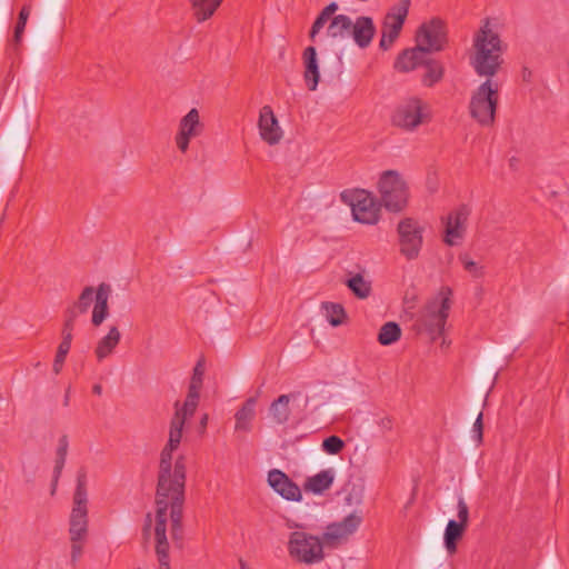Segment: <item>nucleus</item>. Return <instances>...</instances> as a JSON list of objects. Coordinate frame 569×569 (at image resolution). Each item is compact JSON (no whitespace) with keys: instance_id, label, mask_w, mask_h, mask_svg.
Here are the masks:
<instances>
[{"instance_id":"f257e3e1","label":"nucleus","mask_w":569,"mask_h":569,"mask_svg":"<svg viewBox=\"0 0 569 569\" xmlns=\"http://www.w3.org/2000/svg\"><path fill=\"white\" fill-rule=\"evenodd\" d=\"M176 450L166 445L161 451L156 497V550L163 569H169L167 529L170 525L172 536H178L183 505L186 466L182 456L174 457Z\"/></svg>"},{"instance_id":"f03ea898","label":"nucleus","mask_w":569,"mask_h":569,"mask_svg":"<svg viewBox=\"0 0 569 569\" xmlns=\"http://www.w3.org/2000/svg\"><path fill=\"white\" fill-rule=\"evenodd\" d=\"M473 52L470 64L479 77H495L500 70L507 44L500 37V22L497 18H487L481 22L472 40Z\"/></svg>"},{"instance_id":"7ed1b4c3","label":"nucleus","mask_w":569,"mask_h":569,"mask_svg":"<svg viewBox=\"0 0 569 569\" xmlns=\"http://www.w3.org/2000/svg\"><path fill=\"white\" fill-rule=\"evenodd\" d=\"M452 292L449 288H441L427 300L416 320V329L435 341L442 337L451 310Z\"/></svg>"},{"instance_id":"20e7f679","label":"nucleus","mask_w":569,"mask_h":569,"mask_svg":"<svg viewBox=\"0 0 569 569\" xmlns=\"http://www.w3.org/2000/svg\"><path fill=\"white\" fill-rule=\"evenodd\" d=\"M432 117V108L427 100L419 96H409L395 106L390 121L396 128L412 133L428 124Z\"/></svg>"},{"instance_id":"39448f33","label":"nucleus","mask_w":569,"mask_h":569,"mask_svg":"<svg viewBox=\"0 0 569 569\" xmlns=\"http://www.w3.org/2000/svg\"><path fill=\"white\" fill-rule=\"evenodd\" d=\"M485 78L471 93L469 111L478 123L490 126L495 121L501 84L495 77Z\"/></svg>"},{"instance_id":"423d86ee","label":"nucleus","mask_w":569,"mask_h":569,"mask_svg":"<svg viewBox=\"0 0 569 569\" xmlns=\"http://www.w3.org/2000/svg\"><path fill=\"white\" fill-rule=\"evenodd\" d=\"M325 541L322 536L306 530L290 531L287 540L288 556L297 563L312 566L325 560Z\"/></svg>"},{"instance_id":"0eeeda50","label":"nucleus","mask_w":569,"mask_h":569,"mask_svg":"<svg viewBox=\"0 0 569 569\" xmlns=\"http://www.w3.org/2000/svg\"><path fill=\"white\" fill-rule=\"evenodd\" d=\"M381 204L390 212H400L409 203L410 190L401 173L395 170L383 171L377 182Z\"/></svg>"},{"instance_id":"6e6552de","label":"nucleus","mask_w":569,"mask_h":569,"mask_svg":"<svg viewBox=\"0 0 569 569\" xmlns=\"http://www.w3.org/2000/svg\"><path fill=\"white\" fill-rule=\"evenodd\" d=\"M111 292V286L107 282H101L97 287L87 286L79 295L74 309L80 313L91 309V325L98 328L110 316L109 300Z\"/></svg>"},{"instance_id":"1a4fd4ad","label":"nucleus","mask_w":569,"mask_h":569,"mask_svg":"<svg viewBox=\"0 0 569 569\" xmlns=\"http://www.w3.org/2000/svg\"><path fill=\"white\" fill-rule=\"evenodd\" d=\"M88 473L80 469L77 473L76 489L72 496V508L69 516L70 538H87L88 535Z\"/></svg>"},{"instance_id":"9d476101","label":"nucleus","mask_w":569,"mask_h":569,"mask_svg":"<svg viewBox=\"0 0 569 569\" xmlns=\"http://www.w3.org/2000/svg\"><path fill=\"white\" fill-rule=\"evenodd\" d=\"M341 201L351 208L353 219L363 224H376L380 217V204L367 190H345L340 194Z\"/></svg>"},{"instance_id":"9b49d317","label":"nucleus","mask_w":569,"mask_h":569,"mask_svg":"<svg viewBox=\"0 0 569 569\" xmlns=\"http://www.w3.org/2000/svg\"><path fill=\"white\" fill-rule=\"evenodd\" d=\"M425 230L426 226L413 218H405L398 223L400 252L408 260L418 258L423 243Z\"/></svg>"},{"instance_id":"f8f14e48","label":"nucleus","mask_w":569,"mask_h":569,"mask_svg":"<svg viewBox=\"0 0 569 569\" xmlns=\"http://www.w3.org/2000/svg\"><path fill=\"white\" fill-rule=\"evenodd\" d=\"M471 208L468 204H460L441 218L443 226V242L449 247L460 246L467 234Z\"/></svg>"},{"instance_id":"ddd939ff","label":"nucleus","mask_w":569,"mask_h":569,"mask_svg":"<svg viewBox=\"0 0 569 569\" xmlns=\"http://www.w3.org/2000/svg\"><path fill=\"white\" fill-rule=\"evenodd\" d=\"M447 42V26L440 18H431L422 22L416 32V43L429 53L443 50Z\"/></svg>"},{"instance_id":"4468645a","label":"nucleus","mask_w":569,"mask_h":569,"mask_svg":"<svg viewBox=\"0 0 569 569\" xmlns=\"http://www.w3.org/2000/svg\"><path fill=\"white\" fill-rule=\"evenodd\" d=\"M206 129V124L197 108H191L178 122L174 134V143L181 153H186L190 143L200 138Z\"/></svg>"},{"instance_id":"2eb2a0df","label":"nucleus","mask_w":569,"mask_h":569,"mask_svg":"<svg viewBox=\"0 0 569 569\" xmlns=\"http://www.w3.org/2000/svg\"><path fill=\"white\" fill-rule=\"evenodd\" d=\"M363 517L360 511H353L341 521L329 523L322 533L326 547L333 548L346 542L360 527Z\"/></svg>"},{"instance_id":"dca6fc26","label":"nucleus","mask_w":569,"mask_h":569,"mask_svg":"<svg viewBox=\"0 0 569 569\" xmlns=\"http://www.w3.org/2000/svg\"><path fill=\"white\" fill-rule=\"evenodd\" d=\"M410 4V0H400L393 4L386 14L380 40V47L382 49H389L398 38L409 13Z\"/></svg>"},{"instance_id":"f3484780","label":"nucleus","mask_w":569,"mask_h":569,"mask_svg":"<svg viewBox=\"0 0 569 569\" xmlns=\"http://www.w3.org/2000/svg\"><path fill=\"white\" fill-rule=\"evenodd\" d=\"M257 126L259 137L268 146H277L283 139L284 131L270 106L260 109Z\"/></svg>"},{"instance_id":"a211bd4d","label":"nucleus","mask_w":569,"mask_h":569,"mask_svg":"<svg viewBox=\"0 0 569 569\" xmlns=\"http://www.w3.org/2000/svg\"><path fill=\"white\" fill-rule=\"evenodd\" d=\"M267 482L282 499L292 502L302 501L301 488L282 470H269L267 475Z\"/></svg>"},{"instance_id":"6ab92c4d","label":"nucleus","mask_w":569,"mask_h":569,"mask_svg":"<svg viewBox=\"0 0 569 569\" xmlns=\"http://www.w3.org/2000/svg\"><path fill=\"white\" fill-rule=\"evenodd\" d=\"M121 340V332L116 325L109 326L108 331L101 336L94 347V356L99 362L109 358Z\"/></svg>"},{"instance_id":"aec40b11","label":"nucleus","mask_w":569,"mask_h":569,"mask_svg":"<svg viewBox=\"0 0 569 569\" xmlns=\"http://www.w3.org/2000/svg\"><path fill=\"white\" fill-rule=\"evenodd\" d=\"M375 32L376 27L371 18L362 16L352 21L350 37L358 47L367 48L371 43Z\"/></svg>"},{"instance_id":"412c9836","label":"nucleus","mask_w":569,"mask_h":569,"mask_svg":"<svg viewBox=\"0 0 569 569\" xmlns=\"http://www.w3.org/2000/svg\"><path fill=\"white\" fill-rule=\"evenodd\" d=\"M336 478L333 468H328L310 476L303 483V490L313 495H322L330 489Z\"/></svg>"},{"instance_id":"4be33fe9","label":"nucleus","mask_w":569,"mask_h":569,"mask_svg":"<svg viewBox=\"0 0 569 569\" xmlns=\"http://www.w3.org/2000/svg\"><path fill=\"white\" fill-rule=\"evenodd\" d=\"M303 78L310 91H315L320 80L319 62L315 47H308L303 51Z\"/></svg>"},{"instance_id":"5701e85b","label":"nucleus","mask_w":569,"mask_h":569,"mask_svg":"<svg viewBox=\"0 0 569 569\" xmlns=\"http://www.w3.org/2000/svg\"><path fill=\"white\" fill-rule=\"evenodd\" d=\"M428 53L426 49L420 48L419 43H416L415 48L405 50L398 57L395 67L402 72L411 71L425 63Z\"/></svg>"},{"instance_id":"b1692460","label":"nucleus","mask_w":569,"mask_h":569,"mask_svg":"<svg viewBox=\"0 0 569 569\" xmlns=\"http://www.w3.org/2000/svg\"><path fill=\"white\" fill-rule=\"evenodd\" d=\"M352 20L346 14H337L325 26V36L330 39H346L351 34Z\"/></svg>"},{"instance_id":"393cba45","label":"nucleus","mask_w":569,"mask_h":569,"mask_svg":"<svg viewBox=\"0 0 569 569\" xmlns=\"http://www.w3.org/2000/svg\"><path fill=\"white\" fill-rule=\"evenodd\" d=\"M256 416V399L249 398L234 415V430L237 432H249Z\"/></svg>"},{"instance_id":"a878e982","label":"nucleus","mask_w":569,"mask_h":569,"mask_svg":"<svg viewBox=\"0 0 569 569\" xmlns=\"http://www.w3.org/2000/svg\"><path fill=\"white\" fill-rule=\"evenodd\" d=\"M297 398L298 393L281 395L271 403L269 412L276 423L283 425L289 420V403Z\"/></svg>"},{"instance_id":"bb28decb","label":"nucleus","mask_w":569,"mask_h":569,"mask_svg":"<svg viewBox=\"0 0 569 569\" xmlns=\"http://www.w3.org/2000/svg\"><path fill=\"white\" fill-rule=\"evenodd\" d=\"M465 529V526L457 523V521L453 519L448 521L445 529L443 542L446 550L450 555L456 552L457 541L462 537Z\"/></svg>"},{"instance_id":"cd10ccee","label":"nucleus","mask_w":569,"mask_h":569,"mask_svg":"<svg viewBox=\"0 0 569 569\" xmlns=\"http://www.w3.org/2000/svg\"><path fill=\"white\" fill-rule=\"evenodd\" d=\"M223 0H191L193 16L198 22H203L213 16Z\"/></svg>"},{"instance_id":"c85d7f7f","label":"nucleus","mask_w":569,"mask_h":569,"mask_svg":"<svg viewBox=\"0 0 569 569\" xmlns=\"http://www.w3.org/2000/svg\"><path fill=\"white\" fill-rule=\"evenodd\" d=\"M338 8L339 7L336 2H331L322 9V11L319 13L317 19L315 20V22L311 27L310 33H309L310 39L312 41H317V38L319 37L321 30L325 28L327 22L329 20H331L333 17H336L335 13L338 10Z\"/></svg>"},{"instance_id":"c756f323","label":"nucleus","mask_w":569,"mask_h":569,"mask_svg":"<svg viewBox=\"0 0 569 569\" xmlns=\"http://www.w3.org/2000/svg\"><path fill=\"white\" fill-rule=\"evenodd\" d=\"M199 398L200 392H194L189 389L184 402L181 406L176 403V412L173 417H180L181 420L186 422V420L192 417L196 412L199 405Z\"/></svg>"},{"instance_id":"7c9ffc66","label":"nucleus","mask_w":569,"mask_h":569,"mask_svg":"<svg viewBox=\"0 0 569 569\" xmlns=\"http://www.w3.org/2000/svg\"><path fill=\"white\" fill-rule=\"evenodd\" d=\"M425 73L422 74V83L426 87H432L438 83L443 77V66L437 60L425 61Z\"/></svg>"},{"instance_id":"2f4dec72","label":"nucleus","mask_w":569,"mask_h":569,"mask_svg":"<svg viewBox=\"0 0 569 569\" xmlns=\"http://www.w3.org/2000/svg\"><path fill=\"white\" fill-rule=\"evenodd\" d=\"M346 284L359 299H366L371 293V282L360 273L352 274L348 278Z\"/></svg>"},{"instance_id":"473e14b6","label":"nucleus","mask_w":569,"mask_h":569,"mask_svg":"<svg viewBox=\"0 0 569 569\" xmlns=\"http://www.w3.org/2000/svg\"><path fill=\"white\" fill-rule=\"evenodd\" d=\"M401 337V328L393 321L386 322L378 333V341L382 346H390Z\"/></svg>"},{"instance_id":"72a5a7b5","label":"nucleus","mask_w":569,"mask_h":569,"mask_svg":"<svg viewBox=\"0 0 569 569\" xmlns=\"http://www.w3.org/2000/svg\"><path fill=\"white\" fill-rule=\"evenodd\" d=\"M458 260L472 278L480 279L485 276V266L480 261L473 260L470 254L460 253Z\"/></svg>"},{"instance_id":"f704fd0d","label":"nucleus","mask_w":569,"mask_h":569,"mask_svg":"<svg viewBox=\"0 0 569 569\" xmlns=\"http://www.w3.org/2000/svg\"><path fill=\"white\" fill-rule=\"evenodd\" d=\"M326 320L333 327H338L343 322L345 309L339 303L326 302L322 305Z\"/></svg>"},{"instance_id":"c9c22d12","label":"nucleus","mask_w":569,"mask_h":569,"mask_svg":"<svg viewBox=\"0 0 569 569\" xmlns=\"http://www.w3.org/2000/svg\"><path fill=\"white\" fill-rule=\"evenodd\" d=\"M184 423L180 417H172L167 446L178 449L182 439Z\"/></svg>"},{"instance_id":"e433bc0d","label":"nucleus","mask_w":569,"mask_h":569,"mask_svg":"<svg viewBox=\"0 0 569 569\" xmlns=\"http://www.w3.org/2000/svg\"><path fill=\"white\" fill-rule=\"evenodd\" d=\"M204 376V366L199 361L193 368V373L190 380L189 389L194 392H200Z\"/></svg>"},{"instance_id":"4c0bfd02","label":"nucleus","mask_w":569,"mask_h":569,"mask_svg":"<svg viewBox=\"0 0 569 569\" xmlns=\"http://www.w3.org/2000/svg\"><path fill=\"white\" fill-rule=\"evenodd\" d=\"M345 446V442L337 436H330L322 442V449L329 455L339 453Z\"/></svg>"},{"instance_id":"58836bf2","label":"nucleus","mask_w":569,"mask_h":569,"mask_svg":"<svg viewBox=\"0 0 569 569\" xmlns=\"http://www.w3.org/2000/svg\"><path fill=\"white\" fill-rule=\"evenodd\" d=\"M73 317L74 315H71L69 319L66 320L63 328H62V341L59 346L70 349L71 342H72V331H73Z\"/></svg>"},{"instance_id":"ea45409f","label":"nucleus","mask_w":569,"mask_h":569,"mask_svg":"<svg viewBox=\"0 0 569 569\" xmlns=\"http://www.w3.org/2000/svg\"><path fill=\"white\" fill-rule=\"evenodd\" d=\"M457 523H461L462 526L467 527L469 521V508L463 499L462 496L458 497L457 501Z\"/></svg>"},{"instance_id":"a19ab883","label":"nucleus","mask_w":569,"mask_h":569,"mask_svg":"<svg viewBox=\"0 0 569 569\" xmlns=\"http://www.w3.org/2000/svg\"><path fill=\"white\" fill-rule=\"evenodd\" d=\"M69 351L70 349L58 346L57 355L54 357L52 365V370L56 375H59L61 372Z\"/></svg>"},{"instance_id":"79ce46f5","label":"nucleus","mask_w":569,"mask_h":569,"mask_svg":"<svg viewBox=\"0 0 569 569\" xmlns=\"http://www.w3.org/2000/svg\"><path fill=\"white\" fill-rule=\"evenodd\" d=\"M70 541H71V559H72V561H77V560H79V558L82 555L86 538H78V539L70 538Z\"/></svg>"},{"instance_id":"37998d69","label":"nucleus","mask_w":569,"mask_h":569,"mask_svg":"<svg viewBox=\"0 0 569 569\" xmlns=\"http://www.w3.org/2000/svg\"><path fill=\"white\" fill-rule=\"evenodd\" d=\"M27 21H22L18 19L17 26L14 28L13 42L14 44H20L22 41L23 32L26 29Z\"/></svg>"},{"instance_id":"c03bdc74","label":"nucleus","mask_w":569,"mask_h":569,"mask_svg":"<svg viewBox=\"0 0 569 569\" xmlns=\"http://www.w3.org/2000/svg\"><path fill=\"white\" fill-rule=\"evenodd\" d=\"M68 439L66 436L61 437L59 439V442H58V446H57V451H56V456L57 457H60V458H66L67 457V452H68Z\"/></svg>"},{"instance_id":"a18cd8bd","label":"nucleus","mask_w":569,"mask_h":569,"mask_svg":"<svg viewBox=\"0 0 569 569\" xmlns=\"http://www.w3.org/2000/svg\"><path fill=\"white\" fill-rule=\"evenodd\" d=\"M472 432H473L476 440L480 441L482 438V413L478 415V417L473 423V427H472Z\"/></svg>"},{"instance_id":"49530a36","label":"nucleus","mask_w":569,"mask_h":569,"mask_svg":"<svg viewBox=\"0 0 569 569\" xmlns=\"http://www.w3.org/2000/svg\"><path fill=\"white\" fill-rule=\"evenodd\" d=\"M64 462H66V458L56 457L54 470H53L54 482L58 481V478L64 467Z\"/></svg>"},{"instance_id":"de8ad7c7","label":"nucleus","mask_w":569,"mask_h":569,"mask_svg":"<svg viewBox=\"0 0 569 569\" xmlns=\"http://www.w3.org/2000/svg\"><path fill=\"white\" fill-rule=\"evenodd\" d=\"M286 527L291 530V531H295V530H305V526L300 522H297L295 520H287L286 522Z\"/></svg>"},{"instance_id":"09e8293b","label":"nucleus","mask_w":569,"mask_h":569,"mask_svg":"<svg viewBox=\"0 0 569 569\" xmlns=\"http://www.w3.org/2000/svg\"><path fill=\"white\" fill-rule=\"evenodd\" d=\"M30 11H31V7L30 6H24L20 13H19V20H22V21H28L29 19V16H30Z\"/></svg>"},{"instance_id":"8fccbe9b","label":"nucleus","mask_w":569,"mask_h":569,"mask_svg":"<svg viewBox=\"0 0 569 569\" xmlns=\"http://www.w3.org/2000/svg\"><path fill=\"white\" fill-rule=\"evenodd\" d=\"M208 420H209V416L207 413L202 415V417L200 418L199 428H200L201 433L204 432L207 425H208Z\"/></svg>"},{"instance_id":"3c124183","label":"nucleus","mask_w":569,"mask_h":569,"mask_svg":"<svg viewBox=\"0 0 569 569\" xmlns=\"http://www.w3.org/2000/svg\"><path fill=\"white\" fill-rule=\"evenodd\" d=\"M347 502L349 505L351 503H360L361 502V493L357 495L353 499L352 495H349L347 498H346Z\"/></svg>"},{"instance_id":"603ef678","label":"nucleus","mask_w":569,"mask_h":569,"mask_svg":"<svg viewBox=\"0 0 569 569\" xmlns=\"http://www.w3.org/2000/svg\"><path fill=\"white\" fill-rule=\"evenodd\" d=\"M101 391H102L101 386L96 385V386L93 387V392H94L96 395H101Z\"/></svg>"},{"instance_id":"864d4df0","label":"nucleus","mask_w":569,"mask_h":569,"mask_svg":"<svg viewBox=\"0 0 569 569\" xmlns=\"http://www.w3.org/2000/svg\"><path fill=\"white\" fill-rule=\"evenodd\" d=\"M240 569H251L244 561H240Z\"/></svg>"},{"instance_id":"5fc2aeb1","label":"nucleus","mask_w":569,"mask_h":569,"mask_svg":"<svg viewBox=\"0 0 569 569\" xmlns=\"http://www.w3.org/2000/svg\"><path fill=\"white\" fill-rule=\"evenodd\" d=\"M151 525V517L150 515L147 516V527H149Z\"/></svg>"}]
</instances>
